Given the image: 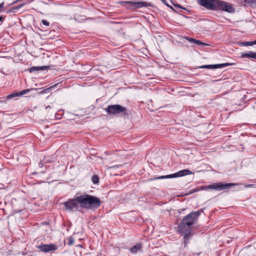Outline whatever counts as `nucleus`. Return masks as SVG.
Listing matches in <instances>:
<instances>
[{"label": "nucleus", "instance_id": "nucleus-1", "mask_svg": "<svg viewBox=\"0 0 256 256\" xmlns=\"http://www.w3.org/2000/svg\"><path fill=\"white\" fill-rule=\"evenodd\" d=\"M200 214V210L192 212L185 216L180 222L178 231L180 233L184 234V238L185 240H188L190 238L192 226L196 223Z\"/></svg>", "mask_w": 256, "mask_h": 256}, {"label": "nucleus", "instance_id": "nucleus-2", "mask_svg": "<svg viewBox=\"0 0 256 256\" xmlns=\"http://www.w3.org/2000/svg\"><path fill=\"white\" fill-rule=\"evenodd\" d=\"M198 3L204 8L212 10H222L229 13L234 12L231 4L220 0H197Z\"/></svg>", "mask_w": 256, "mask_h": 256}, {"label": "nucleus", "instance_id": "nucleus-3", "mask_svg": "<svg viewBox=\"0 0 256 256\" xmlns=\"http://www.w3.org/2000/svg\"><path fill=\"white\" fill-rule=\"evenodd\" d=\"M80 206V208L88 210H96L102 204L100 199L96 196L84 194L78 196Z\"/></svg>", "mask_w": 256, "mask_h": 256}, {"label": "nucleus", "instance_id": "nucleus-4", "mask_svg": "<svg viewBox=\"0 0 256 256\" xmlns=\"http://www.w3.org/2000/svg\"><path fill=\"white\" fill-rule=\"evenodd\" d=\"M236 184L234 183H222V182L213 183L212 184L202 186L200 188H197L194 190V192H198L200 190H208L209 189L214 190L217 191L225 190L232 188Z\"/></svg>", "mask_w": 256, "mask_h": 256}, {"label": "nucleus", "instance_id": "nucleus-5", "mask_svg": "<svg viewBox=\"0 0 256 256\" xmlns=\"http://www.w3.org/2000/svg\"><path fill=\"white\" fill-rule=\"evenodd\" d=\"M104 110L110 116L119 114H122L124 116L128 115L126 108L120 104L110 105L104 108Z\"/></svg>", "mask_w": 256, "mask_h": 256}, {"label": "nucleus", "instance_id": "nucleus-6", "mask_svg": "<svg viewBox=\"0 0 256 256\" xmlns=\"http://www.w3.org/2000/svg\"><path fill=\"white\" fill-rule=\"evenodd\" d=\"M120 3L130 10H134L142 7H146L150 6V4L147 2H136L132 1H121Z\"/></svg>", "mask_w": 256, "mask_h": 256}, {"label": "nucleus", "instance_id": "nucleus-7", "mask_svg": "<svg viewBox=\"0 0 256 256\" xmlns=\"http://www.w3.org/2000/svg\"><path fill=\"white\" fill-rule=\"evenodd\" d=\"M192 174V172L190 170L186 169L180 170L175 174H168L166 176H162L156 178H150V180H160V179H164V178H174L177 177H181L186 175L191 174Z\"/></svg>", "mask_w": 256, "mask_h": 256}, {"label": "nucleus", "instance_id": "nucleus-8", "mask_svg": "<svg viewBox=\"0 0 256 256\" xmlns=\"http://www.w3.org/2000/svg\"><path fill=\"white\" fill-rule=\"evenodd\" d=\"M78 196H75L74 198L69 199L68 201L64 202L63 204L66 210L70 211L78 210L80 206L79 202L78 200Z\"/></svg>", "mask_w": 256, "mask_h": 256}, {"label": "nucleus", "instance_id": "nucleus-9", "mask_svg": "<svg viewBox=\"0 0 256 256\" xmlns=\"http://www.w3.org/2000/svg\"><path fill=\"white\" fill-rule=\"evenodd\" d=\"M38 248L42 252H48L58 250V246L53 244H42L38 246Z\"/></svg>", "mask_w": 256, "mask_h": 256}, {"label": "nucleus", "instance_id": "nucleus-10", "mask_svg": "<svg viewBox=\"0 0 256 256\" xmlns=\"http://www.w3.org/2000/svg\"><path fill=\"white\" fill-rule=\"evenodd\" d=\"M231 65L229 63H224L221 64H210V65H203L200 66H199V68H219L226 67L228 66Z\"/></svg>", "mask_w": 256, "mask_h": 256}, {"label": "nucleus", "instance_id": "nucleus-11", "mask_svg": "<svg viewBox=\"0 0 256 256\" xmlns=\"http://www.w3.org/2000/svg\"><path fill=\"white\" fill-rule=\"evenodd\" d=\"M30 89H26L20 92L12 94L7 96V99H10L16 96H22V95L28 94L30 91Z\"/></svg>", "mask_w": 256, "mask_h": 256}, {"label": "nucleus", "instance_id": "nucleus-12", "mask_svg": "<svg viewBox=\"0 0 256 256\" xmlns=\"http://www.w3.org/2000/svg\"><path fill=\"white\" fill-rule=\"evenodd\" d=\"M242 58H252L256 60V52L252 51H249L246 52L241 53Z\"/></svg>", "mask_w": 256, "mask_h": 256}, {"label": "nucleus", "instance_id": "nucleus-13", "mask_svg": "<svg viewBox=\"0 0 256 256\" xmlns=\"http://www.w3.org/2000/svg\"><path fill=\"white\" fill-rule=\"evenodd\" d=\"M142 249V244L140 243L134 245L130 249V252L133 254H136L139 251H141Z\"/></svg>", "mask_w": 256, "mask_h": 256}, {"label": "nucleus", "instance_id": "nucleus-14", "mask_svg": "<svg viewBox=\"0 0 256 256\" xmlns=\"http://www.w3.org/2000/svg\"><path fill=\"white\" fill-rule=\"evenodd\" d=\"M49 68V66H33L30 69V72H32L36 70H43L48 69Z\"/></svg>", "mask_w": 256, "mask_h": 256}, {"label": "nucleus", "instance_id": "nucleus-15", "mask_svg": "<svg viewBox=\"0 0 256 256\" xmlns=\"http://www.w3.org/2000/svg\"><path fill=\"white\" fill-rule=\"evenodd\" d=\"M240 44L242 46H250L256 44L254 40L253 42H244L240 43Z\"/></svg>", "mask_w": 256, "mask_h": 256}, {"label": "nucleus", "instance_id": "nucleus-16", "mask_svg": "<svg viewBox=\"0 0 256 256\" xmlns=\"http://www.w3.org/2000/svg\"><path fill=\"white\" fill-rule=\"evenodd\" d=\"M244 2L250 6L256 4V0H244Z\"/></svg>", "mask_w": 256, "mask_h": 256}, {"label": "nucleus", "instance_id": "nucleus-17", "mask_svg": "<svg viewBox=\"0 0 256 256\" xmlns=\"http://www.w3.org/2000/svg\"><path fill=\"white\" fill-rule=\"evenodd\" d=\"M92 180L94 184H96L99 182V178L97 175H94L92 176Z\"/></svg>", "mask_w": 256, "mask_h": 256}, {"label": "nucleus", "instance_id": "nucleus-18", "mask_svg": "<svg viewBox=\"0 0 256 256\" xmlns=\"http://www.w3.org/2000/svg\"><path fill=\"white\" fill-rule=\"evenodd\" d=\"M194 44H197V45H200V46H206L208 45L206 44L200 40H194Z\"/></svg>", "mask_w": 256, "mask_h": 256}, {"label": "nucleus", "instance_id": "nucleus-19", "mask_svg": "<svg viewBox=\"0 0 256 256\" xmlns=\"http://www.w3.org/2000/svg\"><path fill=\"white\" fill-rule=\"evenodd\" d=\"M74 238L70 236L68 238V245H70V246L74 244Z\"/></svg>", "mask_w": 256, "mask_h": 256}, {"label": "nucleus", "instance_id": "nucleus-20", "mask_svg": "<svg viewBox=\"0 0 256 256\" xmlns=\"http://www.w3.org/2000/svg\"><path fill=\"white\" fill-rule=\"evenodd\" d=\"M184 38L186 39L187 40H188L189 42H193V43H194V42L195 40L194 38H190L188 36H185Z\"/></svg>", "mask_w": 256, "mask_h": 256}, {"label": "nucleus", "instance_id": "nucleus-21", "mask_svg": "<svg viewBox=\"0 0 256 256\" xmlns=\"http://www.w3.org/2000/svg\"><path fill=\"white\" fill-rule=\"evenodd\" d=\"M42 23L44 25L48 26L50 25V23L48 22L46 20H42Z\"/></svg>", "mask_w": 256, "mask_h": 256}, {"label": "nucleus", "instance_id": "nucleus-22", "mask_svg": "<svg viewBox=\"0 0 256 256\" xmlns=\"http://www.w3.org/2000/svg\"><path fill=\"white\" fill-rule=\"evenodd\" d=\"M4 2H2L0 4V12H2V10L4 8Z\"/></svg>", "mask_w": 256, "mask_h": 256}, {"label": "nucleus", "instance_id": "nucleus-23", "mask_svg": "<svg viewBox=\"0 0 256 256\" xmlns=\"http://www.w3.org/2000/svg\"><path fill=\"white\" fill-rule=\"evenodd\" d=\"M24 5V4H19L18 6H16V9H19V8H22Z\"/></svg>", "mask_w": 256, "mask_h": 256}, {"label": "nucleus", "instance_id": "nucleus-24", "mask_svg": "<svg viewBox=\"0 0 256 256\" xmlns=\"http://www.w3.org/2000/svg\"><path fill=\"white\" fill-rule=\"evenodd\" d=\"M5 16H0V22H2L4 20Z\"/></svg>", "mask_w": 256, "mask_h": 256}, {"label": "nucleus", "instance_id": "nucleus-25", "mask_svg": "<svg viewBox=\"0 0 256 256\" xmlns=\"http://www.w3.org/2000/svg\"><path fill=\"white\" fill-rule=\"evenodd\" d=\"M160 0L162 2L163 4H166V6H169V7H170V8H172V6H168V5L166 4V0Z\"/></svg>", "mask_w": 256, "mask_h": 256}, {"label": "nucleus", "instance_id": "nucleus-26", "mask_svg": "<svg viewBox=\"0 0 256 256\" xmlns=\"http://www.w3.org/2000/svg\"><path fill=\"white\" fill-rule=\"evenodd\" d=\"M174 6L175 7H178V8H182V6H180V4H175L174 5Z\"/></svg>", "mask_w": 256, "mask_h": 256}, {"label": "nucleus", "instance_id": "nucleus-27", "mask_svg": "<svg viewBox=\"0 0 256 256\" xmlns=\"http://www.w3.org/2000/svg\"><path fill=\"white\" fill-rule=\"evenodd\" d=\"M22 0H16L14 1V2H12V4H16V3H17V2H20L22 1Z\"/></svg>", "mask_w": 256, "mask_h": 256}, {"label": "nucleus", "instance_id": "nucleus-28", "mask_svg": "<svg viewBox=\"0 0 256 256\" xmlns=\"http://www.w3.org/2000/svg\"><path fill=\"white\" fill-rule=\"evenodd\" d=\"M252 186H253L252 184H248V185H247L246 187H250Z\"/></svg>", "mask_w": 256, "mask_h": 256}, {"label": "nucleus", "instance_id": "nucleus-29", "mask_svg": "<svg viewBox=\"0 0 256 256\" xmlns=\"http://www.w3.org/2000/svg\"><path fill=\"white\" fill-rule=\"evenodd\" d=\"M56 85H58V84H54V86H52V87H50V88H54V87H55V86H56Z\"/></svg>", "mask_w": 256, "mask_h": 256}, {"label": "nucleus", "instance_id": "nucleus-30", "mask_svg": "<svg viewBox=\"0 0 256 256\" xmlns=\"http://www.w3.org/2000/svg\"><path fill=\"white\" fill-rule=\"evenodd\" d=\"M115 167H116V168H118V166H111L110 168H115Z\"/></svg>", "mask_w": 256, "mask_h": 256}, {"label": "nucleus", "instance_id": "nucleus-31", "mask_svg": "<svg viewBox=\"0 0 256 256\" xmlns=\"http://www.w3.org/2000/svg\"><path fill=\"white\" fill-rule=\"evenodd\" d=\"M50 106H47V107L46 108V109H47V108H50Z\"/></svg>", "mask_w": 256, "mask_h": 256}, {"label": "nucleus", "instance_id": "nucleus-32", "mask_svg": "<svg viewBox=\"0 0 256 256\" xmlns=\"http://www.w3.org/2000/svg\"><path fill=\"white\" fill-rule=\"evenodd\" d=\"M46 162H50V161L48 160H46Z\"/></svg>", "mask_w": 256, "mask_h": 256}, {"label": "nucleus", "instance_id": "nucleus-33", "mask_svg": "<svg viewBox=\"0 0 256 256\" xmlns=\"http://www.w3.org/2000/svg\"><path fill=\"white\" fill-rule=\"evenodd\" d=\"M255 44H256V40H254Z\"/></svg>", "mask_w": 256, "mask_h": 256}, {"label": "nucleus", "instance_id": "nucleus-34", "mask_svg": "<svg viewBox=\"0 0 256 256\" xmlns=\"http://www.w3.org/2000/svg\"><path fill=\"white\" fill-rule=\"evenodd\" d=\"M254 125H255V126H256V124H254Z\"/></svg>", "mask_w": 256, "mask_h": 256}]
</instances>
